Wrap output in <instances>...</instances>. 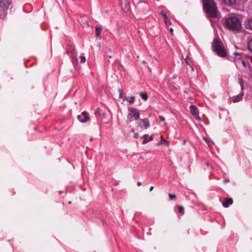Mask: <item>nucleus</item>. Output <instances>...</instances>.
Listing matches in <instances>:
<instances>
[{
	"label": "nucleus",
	"mask_w": 252,
	"mask_h": 252,
	"mask_svg": "<svg viewBox=\"0 0 252 252\" xmlns=\"http://www.w3.org/2000/svg\"><path fill=\"white\" fill-rule=\"evenodd\" d=\"M246 27L252 30V19H249L246 21Z\"/></svg>",
	"instance_id": "14"
},
{
	"label": "nucleus",
	"mask_w": 252,
	"mask_h": 252,
	"mask_svg": "<svg viewBox=\"0 0 252 252\" xmlns=\"http://www.w3.org/2000/svg\"><path fill=\"white\" fill-rule=\"evenodd\" d=\"M101 30H102L101 28L96 27V28H95L96 36H99L100 35Z\"/></svg>",
	"instance_id": "17"
},
{
	"label": "nucleus",
	"mask_w": 252,
	"mask_h": 252,
	"mask_svg": "<svg viewBox=\"0 0 252 252\" xmlns=\"http://www.w3.org/2000/svg\"><path fill=\"white\" fill-rule=\"evenodd\" d=\"M233 203V200L232 198H227L225 200V201L223 203L222 205L224 207L227 208L229 205Z\"/></svg>",
	"instance_id": "10"
},
{
	"label": "nucleus",
	"mask_w": 252,
	"mask_h": 252,
	"mask_svg": "<svg viewBox=\"0 0 252 252\" xmlns=\"http://www.w3.org/2000/svg\"><path fill=\"white\" fill-rule=\"evenodd\" d=\"M161 143L163 144H166V145H168V142L165 140H161Z\"/></svg>",
	"instance_id": "26"
},
{
	"label": "nucleus",
	"mask_w": 252,
	"mask_h": 252,
	"mask_svg": "<svg viewBox=\"0 0 252 252\" xmlns=\"http://www.w3.org/2000/svg\"><path fill=\"white\" fill-rule=\"evenodd\" d=\"M239 81H240V85H241V89L243 90V88H244L243 83V82H242L241 79H240Z\"/></svg>",
	"instance_id": "27"
},
{
	"label": "nucleus",
	"mask_w": 252,
	"mask_h": 252,
	"mask_svg": "<svg viewBox=\"0 0 252 252\" xmlns=\"http://www.w3.org/2000/svg\"><path fill=\"white\" fill-rule=\"evenodd\" d=\"M234 55H235V56H238V57L236 58L235 59H237V58H240V54L238 53V52H235L234 53Z\"/></svg>",
	"instance_id": "28"
},
{
	"label": "nucleus",
	"mask_w": 252,
	"mask_h": 252,
	"mask_svg": "<svg viewBox=\"0 0 252 252\" xmlns=\"http://www.w3.org/2000/svg\"><path fill=\"white\" fill-rule=\"evenodd\" d=\"M184 208L182 206H180L179 207V212L181 213H184Z\"/></svg>",
	"instance_id": "24"
},
{
	"label": "nucleus",
	"mask_w": 252,
	"mask_h": 252,
	"mask_svg": "<svg viewBox=\"0 0 252 252\" xmlns=\"http://www.w3.org/2000/svg\"><path fill=\"white\" fill-rule=\"evenodd\" d=\"M137 185L138 186H140L141 185V183L140 182H138L137 183Z\"/></svg>",
	"instance_id": "31"
},
{
	"label": "nucleus",
	"mask_w": 252,
	"mask_h": 252,
	"mask_svg": "<svg viewBox=\"0 0 252 252\" xmlns=\"http://www.w3.org/2000/svg\"><path fill=\"white\" fill-rule=\"evenodd\" d=\"M140 96L141 98L144 100H147L148 97V94L146 93H141Z\"/></svg>",
	"instance_id": "18"
},
{
	"label": "nucleus",
	"mask_w": 252,
	"mask_h": 252,
	"mask_svg": "<svg viewBox=\"0 0 252 252\" xmlns=\"http://www.w3.org/2000/svg\"><path fill=\"white\" fill-rule=\"evenodd\" d=\"M190 113L196 119H199V111L198 108L194 105H191L189 107Z\"/></svg>",
	"instance_id": "7"
},
{
	"label": "nucleus",
	"mask_w": 252,
	"mask_h": 252,
	"mask_svg": "<svg viewBox=\"0 0 252 252\" xmlns=\"http://www.w3.org/2000/svg\"><path fill=\"white\" fill-rule=\"evenodd\" d=\"M80 62L82 63H85L86 62V58L84 56H80Z\"/></svg>",
	"instance_id": "22"
},
{
	"label": "nucleus",
	"mask_w": 252,
	"mask_h": 252,
	"mask_svg": "<svg viewBox=\"0 0 252 252\" xmlns=\"http://www.w3.org/2000/svg\"><path fill=\"white\" fill-rule=\"evenodd\" d=\"M138 126L140 128L143 127V126H142V125L140 123L138 125Z\"/></svg>",
	"instance_id": "33"
},
{
	"label": "nucleus",
	"mask_w": 252,
	"mask_h": 252,
	"mask_svg": "<svg viewBox=\"0 0 252 252\" xmlns=\"http://www.w3.org/2000/svg\"><path fill=\"white\" fill-rule=\"evenodd\" d=\"M203 7L209 16L215 17L217 15L216 5L213 0H205Z\"/></svg>",
	"instance_id": "2"
},
{
	"label": "nucleus",
	"mask_w": 252,
	"mask_h": 252,
	"mask_svg": "<svg viewBox=\"0 0 252 252\" xmlns=\"http://www.w3.org/2000/svg\"><path fill=\"white\" fill-rule=\"evenodd\" d=\"M154 189V187L153 186H151L150 188V191H151Z\"/></svg>",
	"instance_id": "34"
},
{
	"label": "nucleus",
	"mask_w": 252,
	"mask_h": 252,
	"mask_svg": "<svg viewBox=\"0 0 252 252\" xmlns=\"http://www.w3.org/2000/svg\"><path fill=\"white\" fill-rule=\"evenodd\" d=\"M248 49L252 52V38L248 42Z\"/></svg>",
	"instance_id": "19"
},
{
	"label": "nucleus",
	"mask_w": 252,
	"mask_h": 252,
	"mask_svg": "<svg viewBox=\"0 0 252 252\" xmlns=\"http://www.w3.org/2000/svg\"><path fill=\"white\" fill-rule=\"evenodd\" d=\"M78 119L81 123H85L90 119L88 113L86 112H83L81 115H78Z\"/></svg>",
	"instance_id": "8"
},
{
	"label": "nucleus",
	"mask_w": 252,
	"mask_h": 252,
	"mask_svg": "<svg viewBox=\"0 0 252 252\" xmlns=\"http://www.w3.org/2000/svg\"><path fill=\"white\" fill-rule=\"evenodd\" d=\"M134 137L135 138H137L138 137H139V134L138 133H135L134 134Z\"/></svg>",
	"instance_id": "30"
},
{
	"label": "nucleus",
	"mask_w": 252,
	"mask_h": 252,
	"mask_svg": "<svg viewBox=\"0 0 252 252\" xmlns=\"http://www.w3.org/2000/svg\"><path fill=\"white\" fill-rule=\"evenodd\" d=\"M203 139L206 142L209 146H211L214 145V142L212 140L207 138H204Z\"/></svg>",
	"instance_id": "15"
},
{
	"label": "nucleus",
	"mask_w": 252,
	"mask_h": 252,
	"mask_svg": "<svg viewBox=\"0 0 252 252\" xmlns=\"http://www.w3.org/2000/svg\"><path fill=\"white\" fill-rule=\"evenodd\" d=\"M144 140L143 141V144H146L150 141L153 140V137L151 136H149L148 134H145L144 135Z\"/></svg>",
	"instance_id": "11"
},
{
	"label": "nucleus",
	"mask_w": 252,
	"mask_h": 252,
	"mask_svg": "<svg viewBox=\"0 0 252 252\" xmlns=\"http://www.w3.org/2000/svg\"><path fill=\"white\" fill-rule=\"evenodd\" d=\"M234 62H235L237 68H240L241 67V65L245 67H246L247 65L250 66L248 63H246L244 60H241V58L234 59Z\"/></svg>",
	"instance_id": "6"
},
{
	"label": "nucleus",
	"mask_w": 252,
	"mask_h": 252,
	"mask_svg": "<svg viewBox=\"0 0 252 252\" xmlns=\"http://www.w3.org/2000/svg\"><path fill=\"white\" fill-rule=\"evenodd\" d=\"M128 111V113L127 116V119L128 122H131L133 120H137L139 118L140 114L136 109L129 107Z\"/></svg>",
	"instance_id": "5"
},
{
	"label": "nucleus",
	"mask_w": 252,
	"mask_h": 252,
	"mask_svg": "<svg viewBox=\"0 0 252 252\" xmlns=\"http://www.w3.org/2000/svg\"><path fill=\"white\" fill-rule=\"evenodd\" d=\"M169 197L170 198V199L171 200L174 199L176 198V195H174V194H169Z\"/></svg>",
	"instance_id": "23"
},
{
	"label": "nucleus",
	"mask_w": 252,
	"mask_h": 252,
	"mask_svg": "<svg viewBox=\"0 0 252 252\" xmlns=\"http://www.w3.org/2000/svg\"><path fill=\"white\" fill-rule=\"evenodd\" d=\"M124 100H126L130 104H132L135 101V97L134 96H125Z\"/></svg>",
	"instance_id": "12"
},
{
	"label": "nucleus",
	"mask_w": 252,
	"mask_h": 252,
	"mask_svg": "<svg viewBox=\"0 0 252 252\" xmlns=\"http://www.w3.org/2000/svg\"><path fill=\"white\" fill-rule=\"evenodd\" d=\"M164 22L165 23V24L167 25V26H168L170 24V19L168 18V17H167L166 18H165L164 19Z\"/></svg>",
	"instance_id": "20"
},
{
	"label": "nucleus",
	"mask_w": 252,
	"mask_h": 252,
	"mask_svg": "<svg viewBox=\"0 0 252 252\" xmlns=\"http://www.w3.org/2000/svg\"><path fill=\"white\" fill-rule=\"evenodd\" d=\"M186 144V141H184V144Z\"/></svg>",
	"instance_id": "37"
},
{
	"label": "nucleus",
	"mask_w": 252,
	"mask_h": 252,
	"mask_svg": "<svg viewBox=\"0 0 252 252\" xmlns=\"http://www.w3.org/2000/svg\"><path fill=\"white\" fill-rule=\"evenodd\" d=\"M10 0H0V18H4L11 4Z\"/></svg>",
	"instance_id": "4"
},
{
	"label": "nucleus",
	"mask_w": 252,
	"mask_h": 252,
	"mask_svg": "<svg viewBox=\"0 0 252 252\" xmlns=\"http://www.w3.org/2000/svg\"><path fill=\"white\" fill-rule=\"evenodd\" d=\"M119 97L120 98H124L125 96H124V94L122 91L121 90H119Z\"/></svg>",
	"instance_id": "21"
},
{
	"label": "nucleus",
	"mask_w": 252,
	"mask_h": 252,
	"mask_svg": "<svg viewBox=\"0 0 252 252\" xmlns=\"http://www.w3.org/2000/svg\"><path fill=\"white\" fill-rule=\"evenodd\" d=\"M250 60L251 62H252V56L250 57Z\"/></svg>",
	"instance_id": "35"
},
{
	"label": "nucleus",
	"mask_w": 252,
	"mask_h": 252,
	"mask_svg": "<svg viewBox=\"0 0 252 252\" xmlns=\"http://www.w3.org/2000/svg\"><path fill=\"white\" fill-rule=\"evenodd\" d=\"M131 130H132V132L134 131V130L133 129H132Z\"/></svg>",
	"instance_id": "36"
},
{
	"label": "nucleus",
	"mask_w": 252,
	"mask_h": 252,
	"mask_svg": "<svg viewBox=\"0 0 252 252\" xmlns=\"http://www.w3.org/2000/svg\"><path fill=\"white\" fill-rule=\"evenodd\" d=\"M141 122L143 123L144 127L145 129L148 128L149 127H150V123L148 119H144L141 120Z\"/></svg>",
	"instance_id": "13"
},
{
	"label": "nucleus",
	"mask_w": 252,
	"mask_h": 252,
	"mask_svg": "<svg viewBox=\"0 0 252 252\" xmlns=\"http://www.w3.org/2000/svg\"><path fill=\"white\" fill-rule=\"evenodd\" d=\"M170 32H171V33L172 34V33H173V29L172 28H171L170 29Z\"/></svg>",
	"instance_id": "32"
},
{
	"label": "nucleus",
	"mask_w": 252,
	"mask_h": 252,
	"mask_svg": "<svg viewBox=\"0 0 252 252\" xmlns=\"http://www.w3.org/2000/svg\"><path fill=\"white\" fill-rule=\"evenodd\" d=\"M243 95V93H242L238 95L233 96V97H231V99L234 102H239L242 99Z\"/></svg>",
	"instance_id": "9"
},
{
	"label": "nucleus",
	"mask_w": 252,
	"mask_h": 252,
	"mask_svg": "<svg viewBox=\"0 0 252 252\" xmlns=\"http://www.w3.org/2000/svg\"><path fill=\"white\" fill-rule=\"evenodd\" d=\"M213 51L220 57H225L227 56V51L223 44L218 40L215 39L212 42Z\"/></svg>",
	"instance_id": "3"
},
{
	"label": "nucleus",
	"mask_w": 252,
	"mask_h": 252,
	"mask_svg": "<svg viewBox=\"0 0 252 252\" xmlns=\"http://www.w3.org/2000/svg\"><path fill=\"white\" fill-rule=\"evenodd\" d=\"M160 15L163 17V18H164V19L165 18H166L167 17H168V16H167V15L163 12H160Z\"/></svg>",
	"instance_id": "25"
},
{
	"label": "nucleus",
	"mask_w": 252,
	"mask_h": 252,
	"mask_svg": "<svg viewBox=\"0 0 252 252\" xmlns=\"http://www.w3.org/2000/svg\"><path fill=\"white\" fill-rule=\"evenodd\" d=\"M159 119H160V120L161 121H163H163H165V119H164V118L163 116H160L159 117Z\"/></svg>",
	"instance_id": "29"
},
{
	"label": "nucleus",
	"mask_w": 252,
	"mask_h": 252,
	"mask_svg": "<svg viewBox=\"0 0 252 252\" xmlns=\"http://www.w3.org/2000/svg\"><path fill=\"white\" fill-rule=\"evenodd\" d=\"M225 4L227 5H233L235 3L236 0H223Z\"/></svg>",
	"instance_id": "16"
},
{
	"label": "nucleus",
	"mask_w": 252,
	"mask_h": 252,
	"mask_svg": "<svg viewBox=\"0 0 252 252\" xmlns=\"http://www.w3.org/2000/svg\"><path fill=\"white\" fill-rule=\"evenodd\" d=\"M226 27L230 30L239 32L242 28L241 22L238 17L231 16L225 20Z\"/></svg>",
	"instance_id": "1"
}]
</instances>
